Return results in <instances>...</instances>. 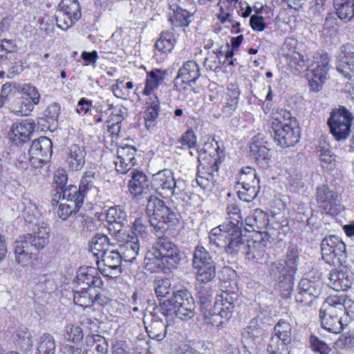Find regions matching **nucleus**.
Returning a JSON list of instances; mask_svg holds the SVG:
<instances>
[{"instance_id":"55","label":"nucleus","mask_w":354,"mask_h":354,"mask_svg":"<svg viewBox=\"0 0 354 354\" xmlns=\"http://www.w3.org/2000/svg\"><path fill=\"white\" fill-rule=\"evenodd\" d=\"M186 189L187 184L184 180L181 178L175 179L172 185L169 197L173 196L174 199L178 202L184 201L189 198L188 193Z\"/></svg>"},{"instance_id":"22","label":"nucleus","mask_w":354,"mask_h":354,"mask_svg":"<svg viewBox=\"0 0 354 354\" xmlns=\"http://www.w3.org/2000/svg\"><path fill=\"white\" fill-rule=\"evenodd\" d=\"M127 214L120 205L111 207L107 210L106 219L109 223V230L113 228L115 230L113 234L118 241H120L122 235H124L122 228L127 224Z\"/></svg>"},{"instance_id":"58","label":"nucleus","mask_w":354,"mask_h":354,"mask_svg":"<svg viewBox=\"0 0 354 354\" xmlns=\"http://www.w3.org/2000/svg\"><path fill=\"white\" fill-rule=\"evenodd\" d=\"M21 97L24 98L27 97L28 100H30L34 105H37L40 100V94L37 88L30 85V84H24L21 88Z\"/></svg>"},{"instance_id":"23","label":"nucleus","mask_w":354,"mask_h":354,"mask_svg":"<svg viewBox=\"0 0 354 354\" xmlns=\"http://www.w3.org/2000/svg\"><path fill=\"white\" fill-rule=\"evenodd\" d=\"M201 76L198 64L194 60L185 62L180 68L174 80V86L181 84L192 86Z\"/></svg>"},{"instance_id":"17","label":"nucleus","mask_w":354,"mask_h":354,"mask_svg":"<svg viewBox=\"0 0 354 354\" xmlns=\"http://www.w3.org/2000/svg\"><path fill=\"white\" fill-rule=\"evenodd\" d=\"M336 69L345 79L351 80L354 74V45H342L336 57Z\"/></svg>"},{"instance_id":"4","label":"nucleus","mask_w":354,"mask_h":354,"mask_svg":"<svg viewBox=\"0 0 354 354\" xmlns=\"http://www.w3.org/2000/svg\"><path fill=\"white\" fill-rule=\"evenodd\" d=\"M145 212L157 235H162L178 221L180 216L176 209L169 207L164 201L154 196L149 198Z\"/></svg>"},{"instance_id":"33","label":"nucleus","mask_w":354,"mask_h":354,"mask_svg":"<svg viewBox=\"0 0 354 354\" xmlns=\"http://www.w3.org/2000/svg\"><path fill=\"white\" fill-rule=\"evenodd\" d=\"M17 208L26 222L29 224L37 223L41 214L38 207L30 199L23 198L18 204Z\"/></svg>"},{"instance_id":"8","label":"nucleus","mask_w":354,"mask_h":354,"mask_svg":"<svg viewBox=\"0 0 354 354\" xmlns=\"http://www.w3.org/2000/svg\"><path fill=\"white\" fill-rule=\"evenodd\" d=\"M323 283L317 271H310L302 278L297 286L295 295V301L299 308L308 309L313 306L322 293Z\"/></svg>"},{"instance_id":"56","label":"nucleus","mask_w":354,"mask_h":354,"mask_svg":"<svg viewBox=\"0 0 354 354\" xmlns=\"http://www.w3.org/2000/svg\"><path fill=\"white\" fill-rule=\"evenodd\" d=\"M60 109V105L58 103L53 102L44 110V115L45 120L49 124V128L50 127H53L54 129L57 128Z\"/></svg>"},{"instance_id":"64","label":"nucleus","mask_w":354,"mask_h":354,"mask_svg":"<svg viewBox=\"0 0 354 354\" xmlns=\"http://www.w3.org/2000/svg\"><path fill=\"white\" fill-rule=\"evenodd\" d=\"M64 337L68 341L78 342L83 339L82 330L78 326L67 325L65 327Z\"/></svg>"},{"instance_id":"62","label":"nucleus","mask_w":354,"mask_h":354,"mask_svg":"<svg viewBox=\"0 0 354 354\" xmlns=\"http://www.w3.org/2000/svg\"><path fill=\"white\" fill-rule=\"evenodd\" d=\"M251 155L257 161H266L269 159V149L266 146L259 145L255 142H252L250 145Z\"/></svg>"},{"instance_id":"36","label":"nucleus","mask_w":354,"mask_h":354,"mask_svg":"<svg viewBox=\"0 0 354 354\" xmlns=\"http://www.w3.org/2000/svg\"><path fill=\"white\" fill-rule=\"evenodd\" d=\"M149 106L144 114L145 127L148 131H153L156 128V120L160 112V101L157 96L149 98Z\"/></svg>"},{"instance_id":"2","label":"nucleus","mask_w":354,"mask_h":354,"mask_svg":"<svg viewBox=\"0 0 354 354\" xmlns=\"http://www.w3.org/2000/svg\"><path fill=\"white\" fill-rule=\"evenodd\" d=\"M299 252L295 247L288 248L286 259H279L267 264V274L277 282L283 298L290 297L293 290L294 276L297 270Z\"/></svg>"},{"instance_id":"15","label":"nucleus","mask_w":354,"mask_h":354,"mask_svg":"<svg viewBox=\"0 0 354 354\" xmlns=\"http://www.w3.org/2000/svg\"><path fill=\"white\" fill-rule=\"evenodd\" d=\"M215 144L216 145V153L213 156L209 154V159L207 162H203L202 161L205 160V157H203V155L206 154L205 151L202 152V149L196 150V153L198 154V160L199 162L196 175H201V176L208 178L216 182L215 173L218 172L221 164L223 162L225 153L224 151L219 147L218 142L215 141Z\"/></svg>"},{"instance_id":"38","label":"nucleus","mask_w":354,"mask_h":354,"mask_svg":"<svg viewBox=\"0 0 354 354\" xmlns=\"http://www.w3.org/2000/svg\"><path fill=\"white\" fill-rule=\"evenodd\" d=\"M328 281L327 285L336 291L347 290L352 285V278L345 272L336 270L330 272Z\"/></svg>"},{"instance_id":"43","label":"nucleus","mask_w":354,"mask_h":354,"mask_svg":"<svg viewBox=\"0 0 354 354\" xmlns=\"http://www.w3.org/2000/svg\"><path fill=\"white\" fill-rule=\"evenodd\" d=\"M166 323L162 319L153 318L148 326H145L148 336L157 341L162 340L167 334V328L171 322H167L165 317Z\"/></svg>"},{"instance_id":"19","label":"nucleus","mask_w":354,"mask_h":354,"mask_svg":"<svg viewBox=\"0 0 354 354\" xmlns=\"http://www.w3.org/2000/svg\"><path fill=\"white\" fill-rule=\"evenodd\" d=\"M100 290L94 288H86L74 286L73 301L82 308L90 307L95 304L102 306L104 300L102 299Z\"/></svg>"},{"instance_id":"35","label":"nucleus","mask_w":354,"mask_h":354,"mask_svg":"<svg viewBox=\"0 0 354 354\" xmlns=\"http://www.w3.org/2000/svg\"><path fill=\"white\" fill-rule=\"evenodd\" d=\"M113 246L114 244L110 241L106 235L100 233L93 236L89 241V250L97 260L100 259L101 253L106 252Z\"/></svg>"},{"instance_id":"28","label":"nucleus","mask_w":354,"mask_h":354,"mask_svg":"<svg viewBox=\"0 0 354 354\" xmlns=\"http://www.w3.org/2000/svg\"><path fill=\"white\" fill-rule=\"evenodd\" d=\"M120 242H123L122 257L124 261L133 262L139 254L140 244L137 236L133 234L122 235Z\"/></svg>"},{"instance_id":"5","label":"nucleus","mask_w":354,"mask_h":354,"mask_svg":"<svg viewBox=\"0 0 354 354\" xmlns=\"http://www.w3.org/2000/svg\"><path fill=\"white\" fill-rule=\"evenodd\" d=\"M171 299L160 301L159 310L167 319L172 322L174 316L181 319H188L194 317L196 308L192 294L187 290L172 292Z\"/></svg>"},{"instance_id":"61","label":"nucleus","mask_w":354,"mask_h":354,"mask_svg":"<svg viewBox=\"0 0 354 354\" xmlns=\"http://www.w3.org/2000/svg\"><path fill=\"white\" fill-rule=\"evenodd\" d=\"M309 344L311 349L319 354H328L331 351V348L322 339L317 336L311 335L309 337Z\"/></svg>"},{"instance_id":"59","label":"nucleus","mask_w":354,"mask_h":354,"mask_svg":"<svg viewBox=\"0 0 354 354\" xmlns=\"http://www.w3.org/2000/svg\"><path fill=\"white\" fill-rule=\"evenodd\" d=\"M287 59L290 66L297 71H300L306 66L305 56L298 51L293 50L287 53Z\"/></svg>"},{"instance_id":"34","label":"nucleus","mask_w":354,"mask_h":354,"mask_svg":"<svg viewBox=\"0 0 354 354\" xmlns=\"http://www.w3.org/2000/svg\"><path fill=\"white\" fill-rule=\"evenodd\" d=\"M167 71L162 69H153L147 73L145 86L142 93L145 95H151L155 89L163 82Z\"/></svg>"},{"instance_id":"6","label":"nucleus","mask_w":354,"mask_h":354,"mask_svg":"<svg viewBox=\"0 0 354 354\" xmlns=\"http://www.w3.org/2000/svg\"><path fill=\"white\" fill-rule=\"evenodd\" d=\"M271 136L282 148L292 147L300 138V129L292 122L291 114L286 110H281L272 117Z\"/></svg>"},{"instance_id":"3","label":"nucleus","mask_w":354,"mask_h":354,"mask_svg":"<svg viewBox=\"0 0 354 354\" xmlns=\"http://www.w3.org/2000/svg\"><path fill=\"white\" fill-rule=\"evenodd\" d=\"M37 230L28 233L14 244L15 259L21 265H26L32 259L34 251L39 250L46 245L49 239V230L44 223H36Z\"/></svg>"},{"instance_id":"12","label":"nucleus","mask_w":354,"mask_h":354,"mask_svg":"<svg viewBox=\"0 0 354 354\" xmlns=\"http://www.w3.org/2000/svg\"><path fill=\"white\" fill-rule=\"evenodd\" d=\"M323 260L335 266L342 265L346 257V245L340 237L335 235L325 236L321 243Z\"/></svg>"},{"instance_id":"25","label":"nucleus","mask_w":354,"mask_h":354,"mask_svg":"<svg viewBox=\"0 0 354 354\" xmlns=\"http://www.w3.org/2000/svg\"><path fill=\"white\" fill-rule=\"evenodd\" d=\"M131 178L128 183L129 191L133 196H138L149 193L152 187L151 182L146 174L138 170L131 172Z\"/></svg>"},{"instance_id":"10","label":"nucleus","mask_w":354,"mask_h":354,"mask_svg":"<svg viewBox=\"0 0 354 354\" xmlns=\"http://www.w3.org/2000/svg\"><path fill=\"white\" fill-rule=\"evenodd\" d=\"M353 118L344 106L333 109L327 120L329 131L336 141H344L349 136Z\"/></svg>"},{"instance_id":"14","label":"nucleus","mask_w":354,"mask_h":354,"mask_svg":"<svg viewBox=\"0 0 354 354\" xmlns=\"http://www.w3.org/2000/svg\"><path fill=\"white\" fill-rule=\"evenodd\" d=\"M316 201L322 213L334 216L339 212L340 195L328 185L317 187Z\"/></svg>"},{"instance_id":"54","label":"nucleus","mask_w":354,"mask_h":354,"mask_svg":"<svg viewBox=\"0 0 354 354\" xmlns=\"http://www.w3.org/2000/svg\"><path fill=\"white\" fill-rule=\"evenodd\" d=\"M121 132V125L113 123H108L107 135L104 136V141L107 149L112 150L118 146V140Z\"/></svg>"},{"instance_id":"48","label":"nucleus","mask_w":354,"mask_h":354,"mask_svg":"<svg viewBox=\"0 0 354 354\" xmlns=\"http://www.w3.org/2000/svg\"><path fill=\"white\" fill-rule=\"evenodd\" d=\"M100 259L105 266L115 270L120 266L123 258L120 252L113 247L106 252L101 253Z\"/></svg>"},{"instance_id":"16","label":"nucleus","mask_w":354,"mask_h":354,"mask_svg":"<svg viewBox=\"0 0 354 354\" xmlns=\"http://www.w3.org/2000/svg\"><path fill=\"white\" fill-rule=\"evenodd\" d=\"M353 307L354 308V302L345 294H340L328 296L320 310L351 319L354 317V312L351 310Z\"/></svg>"},{"instance_id":"20","label":"nucleus","mask_w":354,"mask_h":354,"mask_svg":"<svg viewBox=\"0 0 354 354\" xmlns=\"http://www.w3.org/2000/svg\"><path fill=\"white\" fill-rule=\"evenodd\" d=\"M239 295L236 292L226 289L217 294L214 301V310L222 312L221 315L225 317V320L232 317L238 301Z\"/></svg>"},{"instance_id":"21","label":"nucleus","mask_w":354,"mask_h":354,"mask_svg":"<svg viewBox=\"0 0 354 354\" xmlns=\"http://www.w3.org/2000/svg\"><path fill=\"white\" fill-rule=\"evenodd\" d=\"M136 149L131 145L120 146L117 149V158L114 161L115 169L120 174H126L136 163Z\"/></svg>"},{"instance_id":"42","label":"nucleus","mask_w":354,"mask_h":354,"mask_svg":"<svg viewBox=\"0 0 354 354\" xmlns=\"http://www.w3.org/2000/svg\"><path fill=\"white\" fill-rule=\"evenodd\" d=\"M66 13L71 15L74 19H80L82 13L80 6L77 0H62L57 6V15L59 20H64V15Z\"/></svg>"},{"instance_id":"18","label":"nucleus","mask_w":354,"mask_h":354,"mask_svg":"<svg viewBox=\"0 0 354 354\" xmlns=\"http://www.w3.org/2000/svg\"><path fill=\"white\" fill-rule=\"evenodd\" d=\"M74 283L75 286L86 288H94L97 290H102L104 287V281L97 270L88 266L79 268Z\"/></svg>"},{"instance_id":"7","label":"nucleus","mask_w":354,"mask_h":354,"mask_svg":"<svg viewBox=\"0 0 354 354\" xmlns=\"http://www.w3.org/2000/svg\"><path fill=\"white\" fill-rule=\"evenodd\" d=\"M274 240H281L279 233L274 229H268L264 232H255L248 239H245L242 234L237 245V252H240L245 256L247 259L252 262H259L266 254V247L268 242Z\"/></svg>"},{"instance_id":"49","label":"nucleus","mask_w":354,"mask_h":354,"mask_svg":"<svg viewBox=\"0 0 354 354\" xmlns=\"http://www.w3.org/2000/svg\"><path fill=\"white\" fill-rule=\"evenodd\" d=\"M173 11L172 15L169 18V21L174 27H185L188 26L191 23V17L193 13L185 8H180V10L171 9Z\"/></svg>"},{"instance_id":"30","label":"nucleus","mask_w":354,"mask_h":354,"mask_svg":"<svg viewBox=\"0 0 354 354\" xmlns=\"http://www.w3.org/2000/svg\"><path fill=\"white\" fill-rule=\"evenodd\" d=\"M240 88L237 85L230 84L225 93L221 110L227 115H231L237 109L240 97Z\"/></svg>"},{"instance_id":"40","label":"nucleus","mask_w":354,"mask_h":354,"mask_svg":"<svg viewBox=\"0 0 354 354\" xmlns=\"http://www.w3.org/2000/svg\"><path fill=\"white\" fill-rule=\"evenodd\" d=\"M337 17L344 22L351 21L354 17V0H333Z\"/></svg>"},{"instance_id":"26","label":"nucleus","mask_w":354,"mask_h":354,"mask_svg":"<svg viewBox=\"0 0 354 354\" xmlns=\"http://www.w3.org/2000/svg\"><path fill=\"white\" fill-rule=\"evenodd\" d=\"M321 325L324 330L337 335L339 334L346 326L351 319L342 316H336L335 314L329 313L328 311L319 310Z\"/></svg>"},{"instance_id":"24","label":"nucleus","mask_w":354,"mask_h":354,"mask_svg":"<svg viewBox=\"0 0 354 354\" xmlns=\"http://www.w3.org/2000/svg\"><path fill=\"white\" fill-rule=\"evenodd\" d=\"M174 180L173 171L170 169H163L153 175L152 187L157 194L164 198H168Z\"/></svg>"},{"instance_id":"60","label":"nucleus","mask_w":354,"mask_h":354,"mask_svg":"<svg viewBox=\"0 0 354 354\" xmlns=\"http://www.w3.org/2000/svg\"><path fill=\"white\" fill-rule=\"evenodd\" d=\"M154 290L158 298L166 297L172 292L171 283L168 279H158L154 281Z\"/></svg>"},{"instance_id":"11","label":"nucleus","mask_w":354,"mask_h":354,"mask_svg":"<svg viewBox=\"0 0 354 354\" xmlns=\"http://www.w3.org/2000/svg\"><path fill=\"white\" fill-rule=\"evenodd\" d=\"M292 341V326L287 321L280 319L274 326L267 351L269 354H289Z\"/></svg>"},{"instance_id":"63","label":"nucleus","mask_w":354,"mask_h":354,"mask_svg":"<svg viewBox=\"0 0 354 354\" xmlns=\"http://www.w3.org/2000/svg\"><path fill=\"white\" fill-rule=\"evenodd\" d=\"M197 138L192 129L187 130L178 140L181 149H192L196 145Z\"/></svg>"},{"instance_id":"27","label":"nucleus","mask_w":354,"mask_h":354,"mask_svg":"<svg viewBox=\"0 0 354 354\" xmlns=\"http://www.w3.org/2000/svg\"><path fill=\"white\" fill-rule=\"evenodd\" d=\"M53 154V142L46 136L35 140L29 149V155L33 156L39 162H47Z\"/></svg>"},{"instance_id":"13","label":"nucleus","mask_w":354,"mask_h":354,"mask_svg":"<svg viewBox=\"0 0 354 354\" xmlns=\"http://www.w3.org/2000/svg\"><path fill=\"white\" fill-rule=\"evenodd\" d=\"M330 57L324 50L317 52L314 56L313 61L308 66L307 76L312 81L311 86L314 90L319 91L325 82L326 75L330 68Z\"/></svg>"},{"instance_id":"29","label":"nucleus","mask_w":354,"mask_h":354,"mask_svg":"<svg viewBox=\"0 0 354 354\" xmlns=\"http://www.w3.org/2000/svg\"><path fill=\"white\" fill-rule=\"evenodd\" d=\"M317 152L319 153L320 164L323 169L330 171L336 167V155L332 151L330 144L325 139L319 140Z\"/></svg>"},{"instance_id":"39","label":"nucleus","mask_w":354,"mask_h":354,"mask_svg":"<svg viewBox=\"0 0 354 354\" xmlns=\"http://www.w3.org/2000/svg\"><path fill=\"white\" fill-rule=\"evenodd\" d=\"M34 128V124L30 122L15 123L9 131V136L15 141L26 142L30 138Z\"/></svg>"},{"instance_id":"41","label":"nucleus","mask_w":354,"mask_h":354,"mask_svg":"<svg viewBox=\"0 0 354 354\" xmlns=\"http://www.w3.org/2000/svg\"><path fill=\"white\" fill-rule=\"evenodd\" d=\"M226 214L227 217L224 223L238 231H242L243 217L240 207L235 203H228Z\"/></svg>"},{"instance_id":"57","label":"nucleus","mask_w":354,"mask_h":354,"mask_svg":"<svg viewBox=\"0 0 354 354\" xmlns=\"http://www.w3.org/2000/svg\"><path fill=\"white\" fill-rule=\"evenodd\" d=\"M77 201L79 200L77 198ZM71 202V203L66 201H60L58 209H57V216L59 218L63 221L66 220L69 216H71L73 212L78 211L79 209L82 207L83 203H80L78 201L76 202Z\"/></svg>"},{"instance_id":"32","label":"nucleus","mask_w":354,"mask_h":354,"mask_svg":"<svg viewBox=\"0 0 354 354\" xmlns=\"http://www.w3.org/2000/svg\"><path fill=\"white\" fill-rule=\"evenodd\" d=\"M11 339L15 347L24 352L32 347V335L24 326H19L12 333Z\"/></svg>"},{"instance_id":"46","label":"nucleus","mask_w":354,"mask_h":354,"mask_svg":"<svg viewBox=\"0 0 354 354\" xmlns=\"http://www.w3.org/2000/svg\"><path fill=\"white\" fill-rule=\"evenodd\" d=\"M216 262L209 252L203 245H196L192 253V268Z\"/></svg>"},{"instance_id":"51","label":"nucleus","mask_w":354,"mask_h":354,"mask_svg":"<svg viewBox=\"0 0 354 354\" xmlns=\"http://www.w3.org/2000/svg\"><path fill=\"white\" fill-rule=\"evenodd\" d=\"M257 174L254 168L251 167H243L237 177L238 184L241 185L242 187L245 186H257L259 184V180L256 178Z\"/></svg>"},{"instance_id":"52","label":"nucleus","mask_w":354,"mask_h":354,"mask_svg":"<svg viewBox=\"0 0 354 354\" xmlns=\"http://www.w3.org/2000/svg\"><path fill=\"white\" fill-rule=\"evenodd\" d=\"M57 288V284L53 274H44L39 277L35 286V290L44 293H51Z\"/></svg>"},{"instance_id":"31","label":"nucleus","mask_w":354,"mask_h":354,"mask_svg":"<svg viewBox=\"0 0 354 354\" xmlns=\"http://www.w3.org/2000/svg\"><path fill=\"white\" fill-rule=\"evenodd\" d=\"M86 151L84 146L73 144L68 148L66 162L71 171L80 170L84 165Z\"/></svg>"},{"instance_id":"1","label":"nucleus","mask_w":354,"mask_h":354,"mask_svg":"<svg viewBox=\"0 0 354 354\" xmlns=\"http://www.w3.org/2000/svg\"><path fill=\"white\" fill-rule=\"evenodd\" d=\"M181 261L178 245L169 237L159 236L145 256V268L151 272H160L176 268Z\"/></svg>"},{"instance_id":"53","label":"nucleus","mask_w":354,"mask_h":354,"mask_svg":"<svg viewBox=\"0 0 354 354\" xmlns=\"http://www.w3.org/2000/svg\"><path fill=\"white\" fill-rule=\"evenodd\" d=\"M55 350L54 337L49 333H44L40 337L35 354H55Z\"/></svg>"},{"instance_id":"37","label":"nucleus","mask_w":354,"mask_h":354,"mask_svg":"<svg viewBox=\"0 0 354 354\" xmlns=\"http://www.w3.org/2000/svg\"><path fill=\"white\" fill-rule=\"evenodd\" d=\"M246 225L256 232H262L261 230L267 229L268 225V216L262 209H256L251 215L245 218Z\"/></svg>"},{"instance_id":"45","label":"nucleus","mask_w":354,"mask_h":354,"mask_svg":"<svg viewBox=\"0 0 354 354\" xmlns=\"http://www.w3.org/2000/svg\"><path fill=\"white\" fill-rule=\"evenodd\" d=\"M35 105L27 97H16L10 104L11 112L17 116H27L34 110Z\"/></svg>"},{"instance_id":"44","label":"nucleus","mask_w":354,"mask_h":354,"mask_svg":"<svg viewBox=\"0 0 354 354\" xmlns=\"http://www.w3.org/2000/svg\"><path fill=\"white\" fill-rule=\"evenodd\" d=\"M95 172L93 171H86L84 173L81 178L79 189L80 193L77 196L78 202L83 203L84 198L86 197L88 192L95 188Z\"/></svg>"},{"instance_id":"50","label":"nucleus","mask_w":354,"mask_h":354,"mask_svg":"<svg viewBox=\"0 0 354 354\" xmlns=\"http://www.w3.org/2000/svg\"><path fill=\"white\" fill-rule=\"evenodd\" d=\"M176 39L173 32L163 31L155 44L156 48L162 53H170L176 44Z\"/></svg>"},{"instance_id":"47","label":"nucleus","mask_w":354,"mask_h":354,"mask_svg":"<svg viewBox=\"0 0 354 354\" xmlns=\"http://www.w3.org/2000/svg\"><path fill=\"white\" fill-rule=\"evenodd\" d=\"M192 269L198 282L209 283L216 277V263L193 267Z\"/></svg>"},{"instance_id":"9","label":"nucleus","mask_w":354,"mask_h":354,"mask_svg":"<svg viewBox=\"0 0 354 354\" xmlns=\"http://www.w3.org/2000/svg\"><path fill=\"white\" fill-rule=\"evenodd\" d=\"M242 231H238L227 224L213 228L209 234V242L216 248H223L230 254L236 253Z\"/></svg>"}]
</instances>
